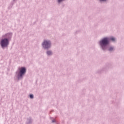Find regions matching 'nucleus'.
I'll list each match as a JSON object with an SVG mask.
<instances>
[{"label": "nucleus", "mask_w": 124, "mask_h": 124, "mask_svg": "<svg viewBox=\"0 0 124 124\" xmlns=\"http://www.w3.org/2000/svg\"><path fill=\"white\" fill-rule=\"evenodd\" d=\"M109 44V38L106 37L102 39L100 41V45L101 46L103 50H105V47Z\"/></svg>", "instance_id": "obj_1"}, {"label": "nucleus", "mask_w": 124, "mask_h": 124, "mask_svg": "<svg viewBox=\"0 0 124 124\" xmlns=\"http://www.w3.org/2000/svg\"><path fill=\"white\" fill-rule=\"evenodd\" d=\"M0 44L1 46V47H7L8 46V44H9V42H8V39L5 38L3 39H2Z\"/></svg>", "instance_id": "obj_2"}, {"label": "nucleus", "mask_w": 124, "mask_h": 124, "mask_svg": "<svg viewBox=\"0 0 124 124\" xmlns=\"http://www.w3.org/2000/svg\"><path fill=\"white\" fill-rule=\"evenodd\" d=\"M43 47L45 48V49L50 48V47H51V42L50 41H44L43 43Z\"/></svg>", "instance_id": "obj_3"}, {"label": "nucleus", "mask_w": 124, "mask_h": 124, "mask_svg": "<svg viewBox=\"0 0 124 124\" xmlns=\"http://www.w3.org/2000/svg\"><path fill=\"white\" fill-rule=\"evenodd\" d=\"M19 77H22L25 73H26L27 70L25 67H21L19 68Z\"/></svg>", "instance_id": "obj_4"}, {"label": "nucleus", "mask_w": 124, "mask_h": 124, "mask_svg": "<svg viewBox=\"0 0 124 124\" xmlns=\"http://www.w3.org/2000/svg\"><path fill=\"white\" fill-rule=\"evenodd\" d=\"M46 53L48 56H50V55H52V52L51 51H48Z\"/></svg>", "instance_id": "obj_5"}, {"label": "nucleus", "mask_w": 124, "mask_h": 124, "mask_svg": "<svg viewBox=\"0 0 124 124\" xmlns=\"http://www.w3.org/2000/svg\"><path fill=\"white\" fill-rule=\"evenodd\" d=\"M113 50H114V48H113L112 47H110L109 48L108 51H113Z\"/></svg>", "instance_id": "obj_6"}, {"label": "nucleus", "mask_w": 124, "mask_h": 124, "mask_svg": "<svg viewBox=\"0 0 124 124\" xmlns=\"http://www.w3.org/2000/svg\"><path fill=\"white\" fill-rule=\"evenodd\" d=\"M110 40H112V41H115V38L114 37L110 38Z\"/></svg>", "instance_id": "obj_7"}, {"label": "nucleus", "mask_w": 124, "mask_h": 124, "mask_svg": "<svg viewBox=\"0 0 124 124\" xmlns=\"http://www.w3.org/2000/svg\"><path fill=\"white\" fill-rule=\"evenodd\" d=\"M30 98H33V95H32V94H30Z\"/></svg>", "instance_id": "obj_8"}, {"label": "nucleus", "mask_w": 124, "mask_h": 124, "mask_svg": "<svg viewBox=\"0 0 124 124\" xmlns=\"http://www.w3.org/2000/svg\"><path fill=\"white\" fill-rule=\"evenodd\" d=\"M62 0H58V2H61L62 1Z\"/></svg>", "instance_id": "obj_9"}]
</instances>
